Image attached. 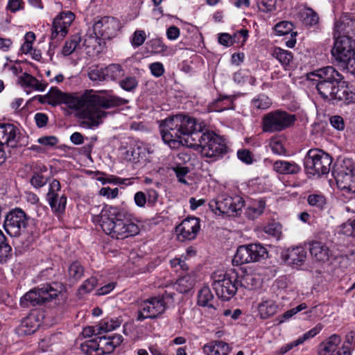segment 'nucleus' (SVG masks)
Returning <instances> with one entry per match:
<instances>
[{"label": "nucleus", "mask_w": 355, "mask_h": 355, "mask_svg": "<svg viewBox=\"0 0 355 355\" xmlns=\"http://www.w3.org/2000/svg\"><path fill=\"white\" fill-rule=\"evenodd\" d=\"M206 125L201 130L194 132L196 141H191L189 148L198 151L202 157L210 159L214 162L222 157L226 153L227 147L225 140L213 131L205 130Z\"/></svg>", "instance_id": "20e7f679"}, {"label": "nucleus", "mask_w": 355, "mask_h": 355, "mask_svg": "<svg viewBox=\"0 0 355 355\" xmlns=\"http://www.w3.org/2000/svg\"><path fill=\"white\" fill-rule=\"evenodd\" d=\"M355 53V39L349 35H340L335 41L331 54L343 67L349 69Z\"/></svg>", "instance_id": "9b49d317"}, {"label": "nucleus", "mask_w": 355, "mask_h": 355, "mask_svg": "<svg viewBox=\"0 0 355 355\" xmlns=\"http://www.w3.org/2000/svg\"><path fill=\"white\" fill-rule=\"evenodd\" d=\"M174 171L180 182L184 184H189L188 182L184 178V176L189 172L188 167L177 166L174 168Z\"/></svg>", "instance_id": "338daca9"}, {"label": "nucleus", "mask_w": 355, "mask_h": 355, "mask_svg": "<svg viewBox=\"0 0 355 355\" xmlns=\"http://www.w3.org/2000/svg\"><path fill=\"white\" fill-rule=\"evenodd\" d=\"M12 248L7 243L6 237L0 230V263H6L11 256Z\"/></svg>", "instance_id": "37998d69"}, {"label": "nucleus", "mask_w": 355, "mask_h": 355, "mask_svg": "<svg viewBox=\"0 0 355 355\" xmlns=\"http://www.w3.org/2000/svg\"><path fill=\"white\" fill-rule=\"evenodd\" d=\"M309 251L312 257L318 261L326 262L333 257L329 248L320 241H314L310 243Z\"/></svg>", "instance_id": "4be33fe9"}, {"label": "nucleus", "mask_w": 355, "mask_h": 355, "mask_svg": "<svg viewBox=\"0 0 355 355\" xmlns=\"http://www.w3.org/2000/svg\"><path fill=\"white\" fill-rule=\"evenodd\" d=\"M308 79L316 83H330L334 81H342L343 76L332 66L322 67L310 73L307 76Z\"/></svg>", "instance_id": "aec40b11"}, {"label": "nucleus", "mask_w": 355, "mask_h": 355, "mask_svg": "<svg viewBox=\"0 0 355 355\" xmlns=\"http://www.w3.org/2000/svg\"><path fill=\"white\" fill-rule=\"evenodd\" d=\"M273 169L280 174L295 175L301 171V167L295 162L278 160L274 163Z\"/></svg>", "instance_id": "bb28decb"}, {"label": "nucleus", "mask_w": 355, "mask_h": 355, "mask_svg": "<svg viewBox=\"0 0 355 355\" xmlns=\"http://www.w3.org/2000/svg\"><path fill=\"white\" fill-rule=\"evenodd\" d=\"M75 15L71 11L62 12L53 20L50 46L57 45V42L62 40L68 33V28L74 20Z\"/></svg>", "instance_id": "dca6fc26"}, {"label": "nucleus", "mask_w": 355, "mask_h": 355, "mask_svg": "<svg viewBox=\"0 0 355 355\" xmlns=\"http://www.w3.org/2000/svg\"><path fill=\"white\" fill-rule=\"evenodd\" d=\"M308 204L319 210H323L326 207L327 199L321 193H311L307 196Z\"/></svg>", "instance_id": "c03bdc74"}, {"label": "nucleus", "mask_w": 355, "mask_h": 355, "mask_svg": "<svg viewBox=\"0 0 355 355\" xmlns=\"http://www.w3.org/2000/svg\"><path fill=\"white\" fill-rule=\"evenodd\" d=\"M34 241L35 238L33 235L28 234L26 238L21 237L17 241L19 243L17 246L21 248L22 250L26 251L29 249Z\"/></svg>", "instance_id": "0e129e2a"}, {"label": "nucleus", "mask_w": 355, "mask_h": 355, "mask_svg": "<svg viewBox=\"0 0 355 355\" xmlns=\"http://www.w3.org/2000/svg\"><path fill=\"white\" fill-rule=\"evenodd\" d=\"M239 275L234 269L224 274H214L212 287L218 298L227 301L236 293L239 288Z\"/></svg>", "instance_id": "0eeeda50"}, {"label": "nucleus", "mask_w": 355, "mask_h": 355, "mask_svg": "<svg viewBox=\"0 0 355 355\" xmlns=\"http://www.w3.org/2000/svg\"><path fill=\"white\" fill-rule=\"evenodd\" d=\"M238 158L246 164H251L254 162L252 153L248 149H241L237 151Z\"/></svg>", "instance_id": "680f3d73"}, {"label": "nucleus", "mask_w": 355, "mask_h": 355, "mask_svg": "<svg viewBox=\"0 0 355 355\" xmlns=\"http://www.w3.org/2000/svg\"><path fill=\"white\" fill-rule=\"evenodd\" d=\"M233 80L239 85H243L249 83L250 85H254L256 78L252 76L248 71L239 70L234 73Z\"/></svg>", "instance_id": "a19ab883"}, {"label": "nucleus", "mask_w": 355, "mask_h": 355, "mask_svg": "<svg viewBox=\"0 0 355 355\" xmlns=\"http://www.w3.org/2000/svg\"><path fill=\"white\" fill-rule=\"evenodd\" d=\"M200 228V219L189 216L182 221L175 228L178 239L180 241L194 239Z\"/></svg>", "instance_id": "a211bd4d"}, {"label": "nucleus", "mask_w": 355, "mask_h": 355, "mask_svg": "<svg viewBox=\"0 0 355 355\" xmlns=\"http://www.w3.org/2000/svg\"><path fill=\"white\" fill-rule=\"evenodd\" d=\"M97 284V279L94 277H91L86 279L80 286L79 293L80 294H85L92 291Z\"/></svg>", "instance_id": "4d7b16f0"}, {"label": "nucleus", "mask_w": 355, "mask_h": 355, "mask_svg": "<svg viewBox=\"0 0 355 355\" xmlns=\"http://www.w3.org/2000/svg\"><path fill=\"white\" fill-rule=\"evenodd\" d=\"M213 299L214 295L209 288L204 286L198 292V304L201 306H207L209 308L215 309L214 306L211 303Z\"/></svg>", "instance_id": "e433bc0d"}, {"label": "nucleus", "mask_w": 355, "mask_h": 355, "mask_svg": "<svg viewBox=\"0 0 355 355\" xmlns=\"http://www.w3.org/2000/svg\"><path fill=\"white\" fill-rule=\"evenodd\" d=\"M294 25L288 21H282L275 26V31L278 35H284L291 33V39L286 42V46L288 48H293L296 44L295 37L297 32L293 31Z\"/></svg>", "instance_id": "b1692460"}, {"label": "nucleus", "mask_w": 355, "mask_h": 355, "mask_svg": "<svg viewBox=\"0 0 355 355\" xmlns=\"http://www.w3.org/2000/svg\"><path fill=\"white\" fill-rule=\"evenodd\" d=\"M31 217L20 208L10 211L5 218L3 226L6 232L10 236H19L28 232Z\"/></svg>", "instance_id": "9d476101"}, {"label": "nucleus", "mask_w": 355, "mask_h": 355, "mask_svg": "<svg viewBox=\"0 0 355 355\" xmlns=\"http://www.w3.org/2000/svg\"><path fill=\"white\" fill-rule=\"evenodd\" d=\"M336 31L342 35H349L352 38L355 37V15L353 14L345 15L335 27Z\"/></svg>", "instance_id": "5701e85b"}, {"label": "nucleus", "mask_w": 355, "mask_h": 355, "mask_svg": "<svg viewBox=\"0 0 355 355\" xmlns=\"http://www.w3.org/2000/svg\"><path fill=\"white\" fill-rule=\"evenodd\" d=\"M216 109L218 112L233 108V101L227 96H220L215 101Z\"/></svg>", "instance_id": "864d4df0"}, {"label": "nucleus", "mask_w": 355, "mask_h": 355, "mask_svg": "<svg viewBox=\"0 0 355 355\" xmlns=\"http://www.w3.org/2000/svg\"><path fill=\"white\" fill-rule=\"evenodd\" d=\"M81 41L80 37L78 35H75L71 37L69 40H67L62 49V53L64 55H69L71 54L79 46Z\"/></svg>", "instance_id": "09e8293b"}, {"label": "nucleus", "mask_w": 355, "mask_h": 355, "mask_svg": "<svg viewBox=\"0 0 355 355\" xmlns=\"http://www.w3.org/2000/svg\"><path fill=\"white\" fill-rule=\"evenodd\" d=\"M80 350L85 355H103V351L99 349L96 340L94 339L88 340L82 343Z\"/></svg>", "instance_id": "58836bf2"}, {"label": "nucleus", "mask_w": 355, "mask_h": 355, "mask_svg": "<svg viewBox=\"0 0 355 355\" xmlns=\"http://www.w3.org/2000/svg\"><path fill=\"white\" fill-rule=\"evenodd\" d=\"M18 128L13 124L1 123L0 124V144L3 146H8L14 148L18 143Z\"/></svg>", "instance_id": "412c9836"}, {"label": "nucleus", "mask_w": 355, "mask_h": 355, "mask_svg": "<svg viewBox=\"0 0 355 355\" xmlns=\"http://www.w3.org/2000/svg\"><path fill=\"white\" fill-rule=\"evenodd\" d=\"M282 225L279 222L272 221L263 227L266 234L279 239L282 235Z\"/></svg>", "instance_id": "8fccbe9b"}, {"label": "nucleus", "mask_w": 355, "mask_h": 355, "mask_svg": "<svg viewBox=\"0 0 355 355\" xmlns=\"http://www.w3.org/2000/svg\"><path fill=\"white\" fill-rule=\"evenodd\" d=\"M47 171V167L44 165H37L33 170V175L31 178V184L35 188H40L46 184L48 179L41 173Z\"/></svg>", "instance_id": "2f4dec72"}, {"label": "nucleus", "mask_w": 355, "mask_h": 355, "mask_svg": "<svg viewBox=\"0 0 355 355\" xmlns=\"http://www.w3.org/2000/svg\"><path fill=\"white\" fill-rule=\"evenodd\" d=\"M35 40V35L33 32H28L24 36V42L21 45L20 51L22 53L27 54L33 50V43Z\"/></svg>", "instance_id": "6e6d98bb"}, {"label": "nucleus", "mask_w": 355, "mask_h": 355, "mask_svg": "<svg viewBox=\"0 0 355 355\" xmlns=\"http://www.w3.org/2000/svg\"><path fill=\"white\" fill-rule=\"evenodd\" d=\"M149 69L151 73L155 77H160L164 73V68L162 63L157 62L150 64Z\"/></svg>", "instance_id": "774afa93"}, {"label": "nucleus", "mask_w": 355, "mask_h": 355, "mask_svg": "<svg viewBox=\"0 0 355 355\" xmlns=\"http://www.w3.org/2000/svg\"><path fill=\"white\" fill-rule=\"evenodd\" d=\"M230 347L227 343L216 340L205 345L203 352L207 355H227Z\"/></svg>", "instance_id": "cd10ccee"}, {"label": "nucleus", "mask_w": 355, "mask_h": 355, "mask_svg": "<svg viewBox=\"0 0 355 355\" xmlns=\"http://www.w3.org/2000/svg\"><path fill=\"white\" fill-rule=\"evenodd\" d=\"M267 254L266 248L259 243L241 245L237 248L232 262L237 266L257 262L262 259H265Z\"/></svg>", "instance_id": "ddd939ff"}, {"label": "nucleus", "mask_w": 355, "mask_h": 355, "mask_svg": "<svg viewBox=\"0 0 355 355\" xmlns=\"http://www.w3.org/2000/svg\"><path fill=\"white\" fill-rule=\"evenodd\" d=\"M306 258V250L302 247H296L288 250L285 261L293 266H300L305 261Z\"/></svg>", "instance_id": "393cba45"}, {"label": "nucleus", "mask_w": 355, "mask_h": 355, "mask_svg": "<svg viewBox=\"0 0 355 355\" xmlns=\"http://www.w3.org/2000/svg\"><path fill=\"white\" fill-rule=\"evenodd\" d=\"M146 39V35L144 31L137 30L133 33L131 43L135 47H139L141 46Z\"/></svg>", "instance_id": "bf43d9fd"}, {"label": "nucleus", "mask_w": 355, "mask_h": 355, "mask_svg": "<svg viewBox=\"0 0 355 355\" xmlns=\"http://www.w3.org/2000/svg\"><path fill=\"white\" fill-rule=\"evenodd\" d=\"M121 324V320L119 318H112L110 320H103L97 328L98 334L113 331L119 327Z\"/></svg>", "instance_id": "49530a36"}, {"label": "nucleus", "mask_w": 355, "mask_h": 355, "mask_svg": "<svg viewBox=\"0 0 355 355\" xmlns=\"http://www.w3.org/2000/svg\"><path fill=\"white\" fill-rule=\"evenodd\" d=\"M46 200L54 214L60 215L64 212L67 205V197L64 195L60 196L58 194L47 193Z\"/></svg>", "instance_id": "a878e982"}, {"label": "nucleus", "mask_w": 355, "mask_h": 355, "mask_svg": "<svg viewBox=\"0 0 355 355\" xmlns=\"http://www.w3.org/2000/svg\"><path fill=\"white\" fill-rule=\"evenodd\" d=\"M21 80L25 86L31 87L35 90L42 92L46 87V84L40 83L36 78L27 73H24L21 76Z\"/></svg>", "instance_id": "79ce46f5"}, {"label": "nucleus", "mask_w": 355, "mask_h": 355, "mask_svg": "<svg viewBox=\"0 0 355 355\" xmlns=\"http://www.w3.org/2000/svg\"><path fill=\"white\" fill-rule=\"evenodd\" d=\"M218 42L225 46H230L234 44L236 42V39L234 35H231L228 33H220L218 37Z\"/></svg>", "instance_id": "69168bd1"}, {"label": "nucleus", "mask_w": 355, "mask_h": 355, "mask_svg": "<svg viewBox=\"0 0 355 355\" xmlns=\"http://www.w3.org/2000/svg\"><path fill=\"white\" fill-rule=\"evenodd\" d=\"M259 10L263 12H271L276 10V0H263L257 3Z\"/></svg>", "instance_id": "13d9d810"}, {"label": "nucleus", "mask_w": 355, "mask_h": 355, "mask_svg": "<svg viewBox=\"0 0 355 355\" xmlns=\"http://www.w3.org/2000/svg\"><path fill=\"white\" fill-rule=\"evenodd\" d=\"M342 81H334L330 83H316L315 88L323 100L328 101L329 98L334 94L337 85Z\"/></svg>", "instance_id": "7c9ffc66"}, {"label": "nucleus", "mask_w": 355, "mask_h": 355, "mask_svg": "<svg viewBox=\"0 0 355 355\" xmlns=\"http://www.w3.org/2000/svg\"><path fill=\"white\" fill-rule=\"evenodd\" d=\"M238 282L239 286H240L249 290L255 288L259 283L258 279L252 275L250 274H246L241 277L239 276Z\"/></svg>", "instance_id": "de8ad7c7"}, {"label": "nucleus", "mask_w": 355, "mask_h": 355, "mask_svg": "<svg viewBox=\"0 0 355 355\" xmlns=\"http://www.w3.org/2000/svg\"><path fill=\"white\" fill-rule=\"evenodd\" d=\"M266 208V202L263 200L254 202L248 207L245 211L246 216L251 220H254L261 216Z\"/></svg>", "instance_id": "c9c22d12"}, {"label": "nucleus", "mask_w": 355, "mask_h": 355, "mask_svg": "<svg viewBox=\"0 0 355 355\" xmlns=\"http://www.w3.org/2000/svg\"><path fill=\"white\" fill-rule=\"evenodd\" d=\"M331 163V157L318 148L310 149L304 159L306 173L318 177L329 173Z\"/></svg>", "instance_id": "423d86ee"}, {"label": "nucleus", "mask_w": 355, "mask_h": 355, "mask_svg": "<svg viewBox=\"0 0 355 355\" xmlns=\"http://www.w3.org/2000/svg\"><path fill=\"white\" fill-rule=\"evenodd\" d=\"M148 45L151 49V51L155 53H161L166 50V46L160 39L157 38L151 40L149 42Z\"/></svg>", "instance_id": "052dcab7"}, {"label": "nucleus", "mask_w": 355, "mask_h": 355, "mask_svg": "<svg viewBox=\"0 0 355 355\" xmlns=\"http://www.w3.org/2000/svg\"><path fill=\"white\" fill-rule=\"evenodd\" d=\"M322 325L321 324H318L315 327H314L311 330L306 332L302 337H300L297 339V341L300 342V345L302 344L305 340L313 338L316 336L319 332L322 330Z\"/></svg>", "instance_id": "e2e57ef3"}, {"label": "nucleus", "mask_w": 355, "mask_h": 355, "mask_svg": "<svg viewBox=\"0 0 355 355\" xmlns=\"http://www.w3.org/2000/svg\"><path fill=\"white\" fill-rule=\"evenodd\" d=\"M251 105L253 108L266 110L270 107L272 105V101L268 96L261 94L252 100Z\"/></svg>", "instance_id": "a18cd8bd"}, {"label": "nucleus", "mask_w": 355, "mask_h": 355, "mask_svg": "<svg viewBox=\"0 0 355 355\" xmlns=\"http://www.w3.org/2000/svg\"><path fill=\"white\" fill-rule=\"evenodd\" d=\"M209 206L210 209L219 214H227L229 216H237L241 214L244 206V201L239 196L231 197L227 195H220L211 200Z\"/></svg>", "instance_id": "6e6552de"}, {"label": "nucleus", "mask_w": 355, "mask_h": 355, "mask_svg": "<svg viewBox=\"0 0 355 355\" xmlns=\"http://www.w3.org/2000/svg\"><path fill=\"white\" fill-rule=\"evenodd\" d=\"M341 339L339 336L334 334L331 336L326 341L320 345L318 350L319 355H329L337 351V347L340 343Z\"/></svg>", "instance_id": "c85d7f7f"}, {"label": "nucleus", "mask_w": 355, "mask_h": 355, "mask_svg": "<svg viewBox=\"0 0 355 355\" xmlns=\"http://www.w3.org/2000/svg\"><path fill=\"white\" fill-rule=\"evenodd\" d=\"M271 54L272 57L276 58L284 67L289 65L293 60V53L291 52L279 47H275Z\"/></svg>", "instance_id": "4c0bfd02"}, {"label": "nucleus", "mask_w": 355, "mask_h": 355, "mask_svg": "<svg viewBox=\"0 0 355 355\" xmlns=\"http://www.w3.org/2000/svg\"><path fill=\"white\" fill-rule=\"evenodd\" d=\"M119 26V21L116 18L105 17L95 22L93 30L96 37L110 40L116 35Z\"/></svg>", "instance_id": "f3484780"}, {"label": "nucleus", "mask_w": 355, "mask_h": 355, "mask_svg": "<svg viewBox=\"0 0 355 355\" xmlns=\"http://www.w3.org/2000/svg\"><path fill=\"white\" fill-rule=\"evenodd\" d=\"M193 279L189 275H184L177 280L175 287L179 293H186L193 288Z\"/></svg>", "instance_id": "ea45409f"}, {"label": "nucleus", "mask_w": 355, "mask_h": 355, "mask_svg": "<svg viewBox=\"0 0 355 355\" xmlns=\"http://www.w3.org/2000/svg\"><path fill=\"white\" fill-rule=\"evenodd\" d=\"M303 23L306 26H312L318 23V15L312 9L307 8L302 13Z\"/></svg>", "instance_id": "3c124183"}, {"label": "nucleus", "mask_w": 355, "mask_h": 355, "mask_svg": "<svg viewBox=\"0 0 355 355\" xmlns=\"http://www.w3.org/2000/svg\"><path fill=\"white\" fill-rule=\"evenodd\" d=\"M90 209L93 221L98 222L103 232L112 238L123 239L139 234V227L132 221L130 215L116 207L105 205Z\"/></svg>", "instance_id": "f257e3e1"}, {"label": "nucleus", "mask_w": 355, "mask_h": 355, "mask_svg": "<svg viewBox=\"0 0 355 355\" xmlns=\"http://www.w3.org/2000/svg\"><path fill=\"white\" fill-rule=\"evenodd\" d=\"M166 309V304L164 297H152L142 301L139 304L137 311V321H143L145 319H153L162 314Z\"/></svg>", "instance_id": "2eb2a0df"}, {"label": "nucleus", "mask_w": 355, "mask_h": 355, "mask_svg": "<svg viewBox=\"0 0 355 355\" xmlns=\"http://www.w3.org/2000/svg\"><path fill=\"white\" fill-rule=\"evenodd\" d=\"M38 326L37 322L33 318L28 317L21 322L16 331L19 336H28L35 333Z\"/></svg>", "instance_id": "c756f323"}, {"label": "nucleus", "mask_w": 355, "mask_h": 355, "mask_svg": "<svg viewBox=\"0 0 355 355\" xmlns=\"http://www.w3.org/2000/svg\"><path fill=\"white\" fill-rule=\"evenodd\" d=\"M63 290L61 284L53 282L41 285L26 293L20 300L21 306L28 307L42 304L55 298Z\"/></svg>", "instance_id": "39448f33"}, {"label": "nucleus", "mask_w": 355, "mask_h": 355, "mask_svg": "<svg viewBox=\"0 0 355 355\" xmlns=\"http://www.w3.org/2000/svg\"><path fill=\"white\" fill-rule=\"evenodd\" d=\"M83 111L79 114L81 125L87 128L98 127L103 123L108 112L101 108L109 109L125 105L128 101L112 94H96L92 90L84 92Z\"/></svg>", "instance_id": "7ed1b4c3"}, {"label": "nucleus", "mask_w": 355, "mask_h": 355, "mask_svg": "<svg viewBox=\"0 0 355 355\" xmlns=\"http://www.w3.org/2000/svg\"><path fill=\"white\" fill-rule=\"evenodd\" d=\"M204 122L198 121L187 115L176 114L159 121V132L162 140L171 148L180 145L189 147L191 141H196L194 132L201 130Z\"/></svg>", "instance_id": "f03ea898"}, {"label": "nucleus", "mask_w": 355, "mask_h": 355, "mask_svg": "<svg viewBox=\"0 0 355 355\" xmlns=\"http://www.w3.org/2000/svg\"><path fill=\"white\" fill-rule=\"evenodd\" d=\"M120 87L126 92H133L138 86V80L135 76H127L119 81Z\"/></svg>", "instance_id": "603ef678"}, {"label": "nucleus", "mask_w": 355, "mask_h": 355, "mask_svg": "<svg viewBox=\"0 0 355 355\" xmlns=\"http://www.w3.org/2000/svg\"><path fill=\"white\" fill-rule=\"evenodd\" d=\"M278 306L272 301H265L259 304L258 311L261 318L267 319L275 315Z\"/></svg>", "instance_id": "f704fd0d"}, {"label": "nucleus", "mask_w": 355, "mask_h": 355, "mask_svg": "<svg viewBox=\"0 0 355 355\" xmlns=\"http://www.w3.org/2000/svg\"><path fill=\"white\" fill-rule=\"evenodd\" d=\"M106 80L119 81L125 75V69L119 64H110L105 67Z\"/></svg>", "instance_id": "72a5a7b5"}, {"label": "nucleus", "mask_w": 355, "mask_h": 355, "mask_svg": "<svg viewBox=\"0 0 355 355\" xmlns=\"http://www.w3.org/2000/svg\"><path fill=\"white\" fill-rule=\"evenodd\" d=\"M84 272V267L79 261L72 262L67 270V277L68 281L71 284L76 283L83 276Z\"/></svg>", "instance_id": "473e14b6"}, {"label": "nucleus", "mask_w": 355, "mask_h": 355, "mask_svg": "<svg viewBox=\"0 0 355 355\" xmlns=\"http://www.w3.org/2000/svg\"><path fill=\"white\" fill-rule=\"evenodd\" d=\"M295 120L294 114L281 110L272 111L263 118L262 129L266 132H281L291 127Z\"/></svg>", "instance_id": "1a4fd4ad"}, {"label": "nucleus", "mask_w": 355, "mask_h": 355, "mask_svg": "<svg viewBox=\"0 0 355 355\" xmlns=\"http://www.w3.org/2000/svg\"><path fill=\"white\" fill-rule=\"evenodd\" d=\"M338 189L348 194L355 193V170L350 160H344L333 170Z\"/></svg>", "instance_id": "f8f14e48"}, {"label": "nucleus", "mask_w": 355, "mask_h": 355, "mask_svg": "<svg viewBox=\"0 0 355 355\" xmlns=\"http://www.w3.org/2000/svg\"><path fill=\"white\" fill-rule=\"evenodd\" d=\"M47 102L52 105L64 103L69 108L79 111V114L83 111L84 93L78 94H69L63 93L58 89L51 88L46 94Z\"/></svg>", "instance_id": "4468645a"}, {"label": "nucleus", "mask_w": 355, "mask_h": 355, "mask_svg": "<svg viewBox=\"0 0 355 355\" xmlns=\"http://www.w3.org/2000/svg\"><path fill=\"white\" fill-rule=\"evenodd\" d=\"M88 77L93 81L106 80L105 68H99L97 66L89 69Z\"/></svg>", "instance_id": "5fc2aeb1"}, {"label": "nucleus", "mask_w": 355, "mask_h": 355, "mask_svg": "<svg viewBox=\"0 0 355 355\" xmlns=\"http://www.w3.org/2000/svg\"><path fill=\"white\" fill-rule=\"evenodd\" d=\"M328 102L339 106L355 103V92L345 85V81L343 80L342 83L337 85Z\"/></svg>", "instance_id": "6ab92c4d"}]
</instances>
